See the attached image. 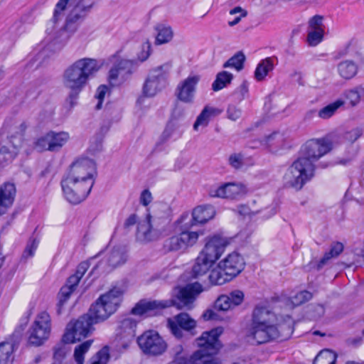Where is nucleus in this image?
Wrapping results in <instances>:
<instances>
[{
    "label": "nucleus",
    "mask_w": 364,
    "mask_h": 364,
    "mask_svg": "<svg viewBox=\"0 0 364 364\" xmlns=\"http://www.w3.org/2000/svg\"><path fill=\"white\" fill-rule=\"evenodd\" d=\"M203 291L200 284L196 282L187 284L179 289L176 296L170 300L141 299L132 309L134 315L151 317L159 315L161 311L172 306L178 309H190L197 296Z\"/></svg>",
    "instance_id": "2"
},
{
    "label": "nucleus",
    "mask_w": 364,
    "mask_h": 364,
    "mask_svg": "<svg viewBox=\"0 0 364 364\" xmlns=\"http://www.w3.org/2000/svg\"><path fill=\"white\" fill-rule=\"evenodd\" d=\"M21 146V140L18 143L9 140L6 144L0 148V168L7 166L16 158L18 149Z\"/></svg>",
    "instance_id": "25"
},
{
    "label": "nucleus",
    "mask_w": 364,
    "mask_h": 364,
    "mask_svg": "<svg viewBox=\"0 0 364 364\" xmlns=\"http://www.w3.org/2000/svg\"><path fill=\"white\" fill-rule=\"evenodd\" d=\"M99 0H73L63 26L59 33L50 36L49 38L53 45L61 47L74 34L80 25L86 20Z\"/></svg>",
    "instance_id": "4"
},
{
    "label": "nucleus",
    "mask_w": 364,
    "mask_h": 364,
    "mask_svg": "<svg viewBox=\"0 0 364 364\" xmlns=\"http://www.w3.org/2000/svg\"><path fill=\"white\" fill-rule=\"evenodd\" d=\"M312 298V294L306 290L301 291L296 293L291 298V301L294 306H299Z\"/></svg>",
    "instance_id": "48"
},
{
    "label": "nucleus",
    "mask_w": 364,
    "mask_h": 364,
    "mask_svg": "<svg viewBox=\"0 0 364 364\" xmlns=\"http://www.w3.org/2000/svg\"><path fill=\"white\" fill-rule=\"evenodd\" d=\"M170 65L164 64L153 69L150 74L149 77L158 82L159 84L166 85V79L169 73Z\"/></svg>",
    "instance_id": "37"
},
{
    "label": "nucleus",
    "mask_w": 364,
    "mask_h": 364,
    "mask_svg": "<svg viewBox=\"0 0 364 364\" xmlns=\"http://www.w3.org/2000/svg\"><path fill=\"white\" fill-rule=\"evenodd\" d=\"M215 214V208L211 205H204L196 207L192 213L191 223L188 228L194 225L204 224L211 220Z\"/></svg>",
    "instance_id": "24"
},
{
    "label": "nucleus",
    "mask_w": 364,
    "mask_h": 364,
    "mask_svg": "<svg viewBox=\"0 0 364 364\" xmlns=\"http://www.w3.org/2000/svg\"><path fill=\"white\" fill-rule=\"evenodd\" d=\"M38 245V241L36 239L31 238L26 246L21 258L26 259L28 257H32L34 255Z\"/></svg>",
    "instance_id": "52"
},
{
    "label": "nucleus",
    "mask_w": 364,
    "mask_h": 364,
    "mask_svg": "<svg viewBox=\"0 0 364 364\" xmlns=\"http://www.w3.org/2000/svg\"><path fill=\"white\" fill-rule=\"evenodd\" d=\"M272 313L266 307L257 306L252 312L250 326L272 324Z\"/></svg>",
    "instance_id": "28"
},
{
    "label": "nucleus",
    "mask_w": 364,
    "mask_h": 364,
    "mask_svg": "<svg viewBox=\"0 0 364 364\" xmlns=\"http://www.w3.org/2000/svg\"><path fill=\"white\" fill-rule=\"evenodd\" d=\"M168 326L173 335L181 338L183 337V330L195 335L196 333L193 332V330L196 326V321L191 318L188 314L180 313L173 319L168 320Z\"/></svg>",
    "instance_id": "15"
},
{
    "label": "nucleus",
    "mask_w": 364,
    "mask_h": 364,
    "mask_svg": "<svg viewBox=\"0 0 364 364\" xmlns=\"http://www.w3.org/2000/svg\"><path fill=\"white\" fill-rule=\"evenodd\" d=\"M360 92L364 93V87L358 86L353 89L346 90L343 95L349 101L350 105L353 107L357 106L360 101Z\"/></svg>",
    "instance_id": "42"
},
{
    "label": "nucleus",
    "mask_w": 364,
    "mask_h": 364,
    "mask_svg": "<svg viewBox=\"0 0 364 364\" xmlns=\"http://www.w3.org/2000/svg\"><path fill=\"white\" fill-rule=\"evenodd\" d=\"M228 242L227 240L219 235H215L207 238L205 245L200 255L215 263L225 250Z\"/></svg>",
    "instance_id": "17"
},
{
    "label": "nucleus",
    "mask_w": 364,
    "mask_h": 364,
    "mask_svg": "<svg viewBox=\"0 0 364 364\" xmlns=\"http://www.w3.org/2000/svg\"><path fill=\"white\" fill-rule=\"evenodd\" d=\"M123 291L119 287H114L101 295L92 304L87 314L97 324L108 318L119 307Z\"/></svg>",
    "instance_id": "6"
},
{
    "label": "nucleus",
    "mask_w": 364,
    "mask_h": 364,
    "mask_svg": "<svg viewBox=\"0 0 364 364\" xmlns=\"http://www.w3.org/2000/svg\"><path fill=\"white\" fill-rule=\"evenodd\" d=\"M223 331L222 327H218L203 332L196 339V344L200 349L190 356L188 355L189 364H221L220 360L215 355L221 348L218 338Z\"/></svg>",
    "instance_id": "5"
},
{
    "label": "nucleus",
    "mask_w": 364,
    "mask_h": 364,
    "mask_svg": "<svg viewBox=\"0 0 364 364\" xmlns=\"http://www.w3.org/2000/svg\"><path fill=\"white\" fill-rule=\"evenodd\" d=\"M92 342V341H86L75 348L74 358L77 364H83L84 355L89 350Z\"/></svg>",
    "instance_id": "45"
},
{
    "label": "nucleus",
    "mask_w": 364,
    "mask_h": 364,
    "mask_svg": "<svg viewBox=\"0 0 364 364\" xmlns=\"http://www.w3.org/2000/svg\"><path fill=\"white\" fill-rule=\"evenodd\" d=\"M188 229V227H185L180 234L166 239L163 245L164 250L166 252L183 251L193 246L197 242L199 235L203 232L189 231Z\"/></svg>",
    "instance_id": "12"
},
{
    "label": "nucleus",
    "mask_w": 364,
    "mask_h": 364,
    "mask_svg": "<svg viewBox=\"0 0 364 364\" xmlns=\"http://www.w3.org/2000/svg\"><path fill=\"white\" fill-rule=\"evenodd\" d=\"M137 65V62L133 60L120 59L116 62L109 73V81L111 85H117V80L119 78L121 82L126 80Z\"/></svg>",
    "instance_id": "16"
},
{
    "label": "nucleus",
    "mask_w": 364,
    "mask_h": 364,
    "mask_svg": "<svg viewBox=\"0 0 364 364\" xmlns=\"http://www.w3.org/2000/svg\"><path fill=\"white\" fill-rule=\"evenodd\" d=\"M245 55L242 51L237 52L233 56L229 58L223 65L224 68H232L240 71L244 68Z\"/></svg>",
    "instance_id": "39"
},
{
    "label": "nucleus",
    "mask_w": 364,
    "mask_h": 364,
    "mask_svg": "<svg viewBox=\"0 0 364 364\" xmlns=\"http://www.w3.org/2000/svg\"><path fill=\"white\" fill-rule=\"evenodd\" d=\"M273 60L271 58H267L260 61L255 71V77L258 81L264 79L268 73L273 70Z\"/></svg>",
    "instance_id": "34"
},
{
    "label": "nucleus",
    "mask_w": 364,
    "mask_h": 364,
    "mask_svg": "<svg viewBox=\"0 0 364 364\" xmlns=\"http://www.w3.org/2000/svg\"><path fill=\"white\" fill-rule=\"evenodd\" d=\"M243 300V292L240 290H235L228 295H220L215 301L214 309L217 311H226L239 306Z\"/></svg>",
    "instance_id": "19"
},
{
    "label": "nucleus",
    "mask_w": 364,
    "mask_h": 364,
    "mask_svg": "<svg viewBox=\"0 0 364 364\" xmlns=\"http://www.w3.org/2000/svg\"><path fill=\"white\" fill-rule=\"evenodd\" d=\"M332 149V141L328 138L311 139L301 149V156L287 169L284 175L287 183L300 190L314 175V163Z\"/></svg>",
    "instance_id": "1"
},
{
    "label": "nucleus",
    "mask_w": 364,
    "mask_h": 364,
    "mask_svg": "<svg viewBox=\"0 0 364 364\" xmlns=\"http://www.w3.org/2000/svg\"><path fill=\"white\" fill-rule=\"evenodd\" d=\"M165 85L158 83L157 81L148 77L143 87V94L146 97H153Z\"/></svg>",
    "instance_id": "41"
},
{
    "label": "nucleus",
    "mask_w": 364,
    "mask_h": 364,
    "mask_svg": "<svg viewBox=\"0 0 364 364\" xmlns=\"http://www.w3.org/2000/svg\"><path fill=\"white\" fill-rule=\"evenodd\" d=\"M4 127L9 134V140L18 143V140L20 139L21 143L28 124L24 121L9 119L5 121Z\"/></svg>",
    "instance_id": "23"
},
{
    "label": "nucleus",
    "mask_w": 364,
    "mask_h": 364,
    "mask_svg": "<svg viewBox=\"0 0 364 364\" xmlns=\"http://www.w3.org/2000/svg\"><path fill=\"white\" fill-rule=\"evenodd\" d=\"M221 111L217 108L206 106L203 108L200 114L198 116L194 124V129H197L200 125L207 126L209 119L211 116L218 115Z\"/></svg>",
    "instance_id": "33"
},
{
    "label": "nucleus",
    "mask_w": 364,
    "mask_h": 364,
    "mask_svg": "<svg viewBox=\"0 0 364 364\" xmlns=\"http://www.w3.org/2000/svg\"><path fill=\"white\" fill-rule=\"evenodd\" d=\"M48 137L50 142V151H58L68 141L70 136L68 132H55L50 131L48 132Z\"/></svg>",
    "instance_id": "29"
},
{
    "label": "nucleus",
    "mask_w": 364,
    "mask_h": 364,
    "mask_svg": "<svg viewBox=\"0 0 364 364\" xmlns=\"http://www.w3.org/2000/svg\"><path fill=\"white\" fill-rule=\"evenodd\" d=\"M248 92V85L247 82L244 81L235 91V95L239 100H242Z\"/></svg>",
    "instance_id": "61"
},
{
    "label": "nucleus",
    "mask_w": 364,
    "mask_h": 364,
    "mask_svg": "<svg viewBox=\"0 0 364 364\" xmlns=\"http://www.w3.org/2000/svg\"><path fill=\"white\" fill-rule=\"evenodd\" d=\"M284 325H256L250 326L246 336L249 341L254 344L261 345L267 343L277 339L280 341L285 340L290 336L292 331L289 328L287 335H283L282 331L284 329Z\"/></svg>",
    "instance_id": "7"
},
{
    "label": "nucleus",
    "mask_w": 364,
    "mask_h": 364,
    "mask_svg": "<svg viewBox=\"0 0 364 364\" xmlns=\"http://www.w3.org/2000/svg\"><path fill=\"white\" fill-rule=\"evenodd\" d=\"M233 75L228 71H222L217 74L216 78L212 84L213 91H219L230 84Z\"/></svg>",
    "instance_id": "36"
},
{
    "label": "nucleus",
    "mask_w": 364,
    "mask_h": 364,
    "mask_svg": "<svg viewBox=\"0 0 364 364\" xmlns=\"http://www.w3.org/2000/svg\"><path fill=\"white\" fill-rule=\"evenodd\" d=\"M107 90L108 87L105 85H102L97 88L96 97L98 99V103L96 105V109H101L102 101Z\"/></svg>",
    "instance_id": "58"
},
{
    "label": "nucleus",
    "mask_w": 364,
    "mask_h": 364,
    "mask_svg": "<svg viewBox=\"0 0 364 364\" xmlns=\"http://www.w3.org/2000/svg\"><path fill=\"white\" fill-rule=\"evenodd\" d=\"M28 333L29 345L42 346L49 338L51 333V318L49 314L46 311L38 314Z\"/></svg>",
    "instance_id": "10"
},
{
    "label": "nucleus",
    "mask_w": 364,
    "mask_h": 364,
    "mask_svg": "<svg viewBox=\"0 0 364 364\" xmlns=\"http://www.w3.org/2000/svg\"><path fill=\"white\" fill-rule=\"evenodd\" d=\"M200 80L198 75H189L177 86L176 93L178 99L186 103L193 101L196 86Z\"/></svg>",
    "instance_id": "18"
},
{
    "label": "nucleus",
    "mask_w": 364,
    "mask_h": 364,
    "mask_svg": "<svg viewBox=\"0 0 364 364\" xmlns=\"http://www.w3.org/2000/svg\"><path fill=\"white\" fill-rule=\"evenodd\" d=\"M324 30L321 31H309L306 37V42L310 46H316L323 39Z\"/></svg>",
    "instance_id": "46"
},
{
    "label": "nucleus",
    "mask_w": 364,
    "mask_h": 364,
    "mask_svg": "<svg viewBox=\"0 0 364 364\" xmlns=\"http://www.w3.org/2000/svg\"><path fill=\"white\" fill-rule=\"evenodd\" d=\"M81 279L76 274H73L68 279L65 287H70V289L75 290L76 287L78 285L79 282Z\"/></svg>",
    "instance_id": "63"
},
{
    "label": "nucleus",
    "mask_w": 364,
    "mask_h": 364,
    "mask_svg": "<svg viewBox=\"0 0 364 364\" xmlns=\"http://www.w3.org/2000/svg\"><path fill=\"white\" fill-rule=\"evenodd\" d=\"M100 68L101 64L96 59L83 58L76 60L65 70L63 84L70 90L65 102L69 105L70 109L77 105L79 94Z\"/></svg>",
    "instance_id": "3"
},
{
    "label": "nucleus",
    "mask_w": 364,
    "mask_h": 364,
    "mask_svg": "<svg viewBox=\"0 0 364 364\" xmlns=\"http://www.w3.org/2000/svg\"><path fill=\"white\" fill-rule=\"evenodd\" d=\"M229 164L233 168L238 169L243 165V156L241 154H233L229 157Z\"/></svg>",
    "instance_id": "55"
},
{
    "label": "nucleus",
    "mask_w": 364,
    "mask_h": 364,
    "mask_svg": "<svg viewBox=\"0 0 364 364\" xmlns=\"http://www.w3.org/2000/svg\"><path fill=\"white\" fill-rule=\"evenodd\" d=\"M137 322L132 318H126L121 321V328L129 335H134Z\"/></svg>",
    "instance_id": "51"
},
{
    "label": "nucleus",
    "mask_w": 364,
    "mask_h": 364,
    "mask_svg": "<svg viewBox=\"0 0 364 364\" xmlns=\"http://www.w3.org/2000/svg\"><path fill=\"white\" fill-rule=\"evenodd\" d=\"M97 360L93 362L92 364H106L109 360V355L108 349L104 348L97 353Z\"/></svg>",
    "instance_id": "59"
},
{
    "label": "nucleus",
    "mask_w": 364,
    "mask_h": 364,
    "mask_svg": "<svg viewBox=\"0 0 364 364\" xmlns=\"http://www.w3.org/2000/svg\"><path fill=\"white\" fill-rule=\"evenodd\" d=\"M14 344L6 341L0 343V364L11 363L14 360Z\"/></svg>",
    "instance_id": "35"
},
{
    "label": "nucleus",
    "mask_w": 364,
    "mask_h": 364,
    "mask_svg": "<svg viewBox=\"0 0 364 364\" xmlns=\"http://www.w3.org/2000/svg\"><path fill=\"white\" fill-rule=\"evenodd\" d=\"M168 364H189L188 361V353L183 352V347L178 346L175 348V355L173 360Z\"/></svg>",
    "instance_id": "49"
},
{
    "label": "nucleus",
    "mask_w": 364,
    "mask_h": 364,
    "mask_svg": "<svg viewBox=\"0 0 364 364\" xmlns=\"http://www.w3.org/2000/svg\"><path fill=\"white\" fill-rule=\"evenodd\" d=\"M74 291L70 287H65V285L61 287L58 294L57 303V314H60L62 309L65 303L68 300L72 293Z\"/></svg>",
    "instance_id": "44"
},
{
    "label": "nucleus",
    "mask_w": 364,
    "mask_h": 364,
    "mask_svg": "<svg viewBox=\"0 0 364 364\" xmlns=\"http://www.w3.org/2000/svg\"><path fill=\"white\" fill-rule=\"evenodd\" d=\"M325 309L323 305L317 304L312 308L309 314L313 319L320 318L324 315Z\"/></svg>",
    "instance_id": "60"
},
{
    "label": "nucleus",
    "mask_w": 364,
    "mask_h": 364,
    "mask_svg": "<svg viewBox=\"0 0 364 364\" xmlns=\"http://www.w3.org/2000/svg\"><path fill=\"white\" fill-rule=\"evenodd\" d=\"M69 176H66L61 181V186L66 200L72 204H79L83 201L90 194L92 188L90 187L87 191H84L83 181L77 179L73 181V185L68 183Z\"/></svg>",
    "instance_id": "14"
},
{
    "label": "nucleus",
    "mask_w": 364,
    "mask_h": 364,
    "mask_svg": "<svg viewBox=\"0 0 364 364\" xmlns=\"http://www.w3.org/2000/svg\"><path fill=\"white\" fill-rule=\"evenodd\" d=\"M225 271L230 273L234 279L245 268V262L242 257L238 253L229 254L224 259L220 262Z\"/></svg>",
    "instance_id": "21"
},
{
    "label": "nucleus",
    "mask_w": 364,
    "mask_h": 364,
    "mask_svg": "<svg viewBox=\"0 0 364 364\" xmlns=\"http://www.w3.org/2000/svg\"><path fill=\"white\" fill-rule=\"evenodd\" d=\"M29 18V14H24L18 19L16 20L10 28L11 32L16 35H18L21 31L23 25L28 21Z\"/></svg>",
    "instance_id": "54"
},
{
    "label": "nucleus",
    "mask_w": 364,
    "mask_h": 364,
    "mask_svg": "<svg viewBox=\"0 0 364 364\" xmlns=\"http://www.w3.org/2000/svg\"><path fill=\"white\" fill-rule=\"evenodd\" d=\"M339 75L344 79L350 80L358 73V65L353 60H344L338 65Z\"/></svg>",
    "instance_id": "32"
},
{
    "label": "nucleus",
    "mask_w": 364,
    "mask_h": 364,
    "mask_svg": "<svg viewBox=\"0 0 364 364\" xmlns=\"http://www.w3.org/2000/svg\"><path fill=\"white\" fill-rule=\"evenodd\" d=\"M151 200L152 196L151 192L147 189L144 190L140 196V203L143 205L146 206L151 203Z\"/></svg>",
    "instance_id": "62"
},
{
    "label": "nucleus",
    "mask_w": 364,
    "mask_h": 364,
    "mask_svg": "<svg viewBox=\"0 0 364 364\" xmlns=\"http://www.w3.org/2000/svg\"><path fill=\"white\" fill-rule=\"evenodd\" d=\"M97 176V167L95 162L88 158H81L74 161L70 166L67 176H69L68 183H73L74 180L83 181L84 191H87L95 183V178Z\"/></svg>",
    "instance_id": "8"
},
{
    "label": "nucleus",
    "mask_w": 364,
    "mask_h": 364,
    "mask_svg": "<svg viewBox=\"0 0 364 364\" xmlns=\"http://www.w3.org/2000/svg\"><path fill=\"white\" fill-rule=\"evenodd\" d=\"M208 279L213 285H223L233 279L230 274L225 271L220 262L215 268L210 271Z\"/></svg>",
    "instance_id": "27"
},
{
    "label": "nucleus",
    "mask_w": 364,
    "mask_h": 364,
    "mask_svg": "<svg viewBox=\"0 0 364 364\" xmlns=\"http://www.w3.org/2000/svg\"><path fill=\"white\" fill-rule=\"evenodd\" d=\"M214 263L200 255L196 259L195 264L192 267V277L198 278L206 274Z\"/></svg>",
    "instance_id": "31"
},
{
    "label": "nucleus",
    "mask_w": 364,
    "mask_h": 364,
    "mask_svg": "<svg viewBox=\"0 0 364 364\" xmlns=\"http://www.w3.org/2000/svg\"><path fill=\"white\" fill-rule=\"evenodd\" d=\"M16 193V186L13 183L5 182L0 186V215L13 205Z\"/></svg>",
    "instance_id": "22"
},
{
    "label": "nucleus",
    "mask_w": 364,
    "mask_h": 364,
    "mask_svg": "<svg viewBox=\"0 0 364 364\" xmlns=\"http://www.w3.org/2000/svg\"><path fill=\"white\" fill-rule=\"evenodd\" d=\"M151 44L149 41L146 42L142 45L141 50L138 54V60L140 62H144L148 59L151 54Z\"/></svg>",
    "instance_id": "56"
},
{
    "label": "nucleus",
    "mask_w": 364,
    "mask_h": 364,
    "mask_svg": "<svg viewBox=\"0 0 364 364\" xmlns=\"http://www.w3.org/2000/svg\"><path fill=\"white\" fill-rule=\"evenodd\" d=\"M166 219L147 214L146 221L137 227L136 238L141 242H150L159 239L166 234Z\"/></svg>",
    "instance_id": "9"
},
{
    "label": "nucleus",
    "mask_w": 364,
    "mask_h": 364,
    "mask_svg": "<svg viewBox=\"0 0 364 364\" xmlns=\"http://www.w3.org/2000/svg\"><path fill=\"white\" fill-rule=\"evenodd\" d=\"M361 131L360 129H353L346 134L345 138L350 142H354L361 136Z\"/></svg>",
    "instance_id": "64"
},
{
    "label": "nucleus",
    "mask_w": 364,
    "mask_h": 364,
    "mask_svg": "<svg viewBox=\"0 0 364 364\" xmlns=\"http://www.w3.org/2000/svg\"><path fill=\"white\" fill-rule=\"evenodd\" d=\"M241 110L235 105H229L227 109L228 118L232 121L238 119L241 116Z\"/></svg>",
    "instance_id": "57"
},
{
    "label": "nucleus",
    "mask_w": 364,
    "mask_h": 364,
    "mask_svg": "<svg viewBox=\"0 0 364 364\" xmlns=\"http://www.w3.org/2000/svg\"><path fill=\"white\" fill-rule=\"evenodd\" d=\"M95 324L87 314L80 316L75 321H70L62 338L63 343H73L81 341L94 330L92 326Z\"/></svg>",
    "instance_id": "11"
},
{
    "label": "nucleus",
    "mask_w": 364,
    "mask_h": 364,
    "mask_svg": "<svg viewBox=\"0 0 364 364\" xmlns=\"http://www.w3.org/2000/svg\"><path fill=\"white\" fill-rule=\"evenodd\" d=\"M50 142L49 138L48 137V133L37 139V140L34 142V149L38 151L41 152L44 151H50Z\"/></svg>",
    "instance_id": "53"
},
{
    "label": "nucleus",
    "mask_w": 364,
    "mask_h": 364,
    "mask_svg": "<svg viewBox=\"0 0 364 364\" xmlns=\"http://www.w3.org/2000/svg\"><path fill=\"white\" fill-rule=\"evenodd\" d=\"M126 260L127 256L124 250L120 247H115L110 252L107 262L109 266L114 268L124 264Z\"/></svg>",
    "instance_id": "38"
},
{
    "label": "nucleus",
    "mask_w": 364,
    "mask_h": 364,
    "mask_svg": "<svg viewBox=\"0 0 364 364\" xmlns=\"http://www.w3.org/2000/svg\"><path fill=\"white\" fill-rule=\"evenodd\" d=\"M242 193V186L235 183H223L209 190V196L213 198L235 199Z\"/></svg>",
    "instance_id": "20"
},
{
    "label": "nucleus",
    "mask_w": 364,
    "mask_h": 364,
    "mask_svg": "<svg viewBox=\"0 0 364 364\" xmlns=\"http://www.w3.org/2000/svg\"><path fill=\"white\" fill-rule=\"evenodd\" d=\"M66 343H60L55 347L53 359L54 362L53 364H61L63 360L69 352L70 349L65 346Z\"/></svg>",
    "instance_id": "47"
},
{
    "label": "nucleus",
    "mask_w": 364,
    "mask_h": 364,
    "mask_svg": "<svg viewBox=\"0 0 364 364\" xmlns=\"http://www.w3.org/2000/svg\"><path fill=\"white\" fill-rule=\"evenodd\" d=\"M323 17L321 15H315L311 17L308 22V30L309 31H321L324 30L323 23Z\"/></svg>",
    "instance_id": "50"
},
{
    "label": "nucleus",
    "mask_w": 364,
    "mask_h": 364,
    "mask_svg": "<svg viewBox=\"0 0 364 364\" xmlns=\"http://www.w3.org/2000/svg\"><path fill=\"white\" fill-rule=\"evenodd\" d=\"M70 1V0H59L55 4L53 18L50 20L53 23V29L54 28L55 26L63 18L64 11H65Z\"/></svg>",
    "instance_id": "43"
},
{
    "label": "nucleus",
    "mask_w": 364,
    "mask_h": 364,
    "mask_svg": "<svg viewBox=\"0 0 364 364\" xmlns=\"http://www.w3.org/2000/svg\"><path fill=\"white\" fill-rule=\"evenodd\" d=\"M156 32L155 44L161 45L170 42L173 36L171 27L164 23H158L154 26Z\"/></svg>",
    "instance_id": "30"
},
{
    "label": "nucleus",
    "mask_w": 364,
    "mask_h": 364,
    "mask_svg": "<svg viewBox=\"0 0 364 364\" xmlns=\"http://www.w3.org/2000/svg\"><path fill=\"white\" fill-rule=\"evenodd\" d=\"M344 246L340 242H334L331 245L328 252H326L319 261H312L309 263L311 268L316 270L321 269L330 259L337 257L343 251Z\"/></svg>",
    "instance_id": "26"
},
{
    "label": "nucleus",
    "mask_w": 364,
    "mask_h": 364,
    "mask_svg": "<svg viewBox=\"0 0 364 364\" xmlns=\"http://www.w3.org/2000/svg\"><path fill=\"white\" fill-rule=\"evenodd\" d=\"M345 104L342 100H338L329 105L325 106L318 112V116L323 119H329L337 111L338 108Z\"/></svg>",
    "instance_id": "40"
},
{
    "label": "nucleus",
    "mask_w": 364,
    "mask_h": 364,
    "mask_svg": "<svg viewBox=\"0 0 364 364\" xmlns=\"http://www.w3.org/2000/svg\"><path fill=\"white\" fill-rule=\"evenodd\" d=\"M137 343L144 354L161 355L166 349V343L159 333L154 331L144 333L137 339Z\"/></svg>",
    "instance_id": "13"
}]
</instances>
